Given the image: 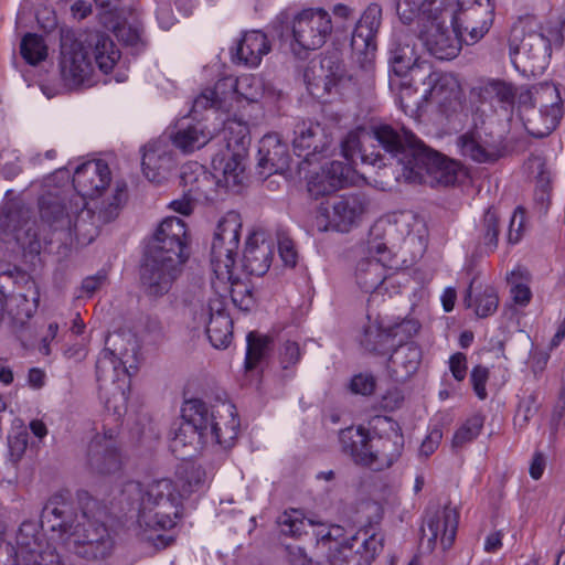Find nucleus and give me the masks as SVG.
<instances>
[{"label": "nucleus", "mask_w": 565, "mask_h": 565, "mask_svg": "<svg viewBox=\"0 0 565 565\" xmlns=\"http://www.w3.org/2000/svg\"><path fill=\"white\" fill-rule=\"evenodd\" d=\"M415 23L393 31L387 44V62L399 77L411 75L414 84L424 86L423 98L436 102L446 116L462 108L463 95L458 81L450 74L433 71L428 61H422L416 45Z\"/></svg>", "instance_id": "obj_1"}, {"label": "nucleus", "mask_w": 565, "mask_h": 565, "mask_svg": "<svg viewBox=\"0 0 565 565\" xmlns=\"http://www.w3.org/2000/svg\"><path fill=\"white\" fill-rule=\"evenodd\" d=\"M120 58V52L111 38L92 32L84 39H75L72 32L61 35L60 68L65 85L72 89L94 84L95 66L108 74Z\"/></svg>", "instance_id": "obj_2"}, {"label": "nucleus", "mask_w": 565, "mask_h": 565, "mask_svg": "<svg viewBox=\"0 0 565 565\" xmlns=\"http://www.w3.org/2000/svg\"><path fill=\"white\" fill-rule=\"evenodd\" d=\"M407 129L391 125L373 126L370 130L355 129L349 131L341 141L344 159L352 167L358 160L362 163L376 166L380 177L386 185L393 177L403 143L407 141Z\"/></svg>", "instance_id": "obj_3"}, {"label": "nucleus", "mask_w": 565, "mask_h": 565, "mask_svg": "<svg viewBox=\"0 0 565 565\" xmlns=\"http://www.w3.org/2000/svg\"><path fill=\"white\" fill-rule=\"evenodd\" d=\"M396 182L429 183L430 185H450L457 180V169L440 153L427 147L411 130L403 148L393 177Z\"/></svg>", "instance_id": "obj_4"}, {"label": "nucleus", "mask_w": 565, "mask_h": 565, "mask_svg": "<svg viewBox=\"0 0 565 565\" xmlns=\"http://www.w3.org/2000/svg\"><path fill=\"white\" fill-rule=\"evenodd\" d=\"M122 492L139 503L138 522L153 530H170L180 518V493H175L170 479L154 480L142 488L138 481H128Z\"/></svg>", "instance_id": "obj_5"}, {"label": "nucleus", "mask_w": 565, "mask_h": 565, "mask_svg": "<svg viewBox=\"0 0 565 565\" xmlns=\"http://www.w3.org/2000/svg\"><path fill=\"white\" fill-rule=\"evenodd\" d=\"M412 4L416 0H398L396 6L397 14L405 25L415 23L417 40L420 41L427 53L437 60L449 61L460 53L463 30H456L448 24V18L428 17L423 12V1L417 6V13L413 11Z\"/></svg>", "instance_id": "obj_6"}, {"label": "nucleus", "mask_w": 565, "mask_h": 565, "mask_svg": "<svg viewBox=\"0 0 565 565\" xmlns=\"http://www.w3.org/2000/svg\"><path fill=\"white\" fill-rule=\"evenodd\" d=\"M342 451L356 463L373 470L390 468L402 455L404 436L392 426L385 435L371 436L363 427H349L340 431Z\"/></svg>", "instance_id": "obj_7"}, {"label": "nucleus", "mask_w": 565, "mask_h": 565, "mask_svg": "<svg viewBox=\"0 0 565 565\" xmlns=\"http://www.w3.org/2000/svg\"><path fill=\"white\" fill-rule=\"evenodd\" d=\"M518 114L531 136L535 138L548 136L563 116L559 87L548 82L521 87L518 96Z\"/></svg>", "instance_id": "obj_8"}, {"label": "nucleus", "mask_w": 565, "mask_h": 565, "mask_svg": "<svg viewBox=\"0 0 565 565\" xmlns=\"http://www.w3.org/2000/svg\"><path fill=\"white\" fill-rule=\"evenodd\" d=\"M494 0H424L428 17L448 18L456 30H463L475 43L488 33L494 17Z\"/></svg>", "instance_id": "obj_9"}, {"label": "nucleus", "mask_w": 565, "mask_h": 565, "mask_svg": "<svg viewBox=\"0 0 565 565\" xmlns=\"http://www.w3.org/2000/svg\"><path fill=\"white\" fill-rule=\"evenodd\" d=\"M81 502V519L83 524L72 539L77 557L100 564L107 559L114 550V540L108 529L96 516L104 512L98 502L84 492L78 495Z\"/></svg>", "instance_id": "obj_10"}, {"label": "nucleus", "mask_w": 565, "mask_h": 565, "mask_svg": "<svg viewBox=\"0 0 565 565\" xmlns=\"http://www.w3.org/2000/svg\"><path fill=\"white\" fill-rule=\"evenodd\" d=\"M209 415L205 402L193 398L185 403L182 409V422L170 440V449L177 457L190 458L209 445V439L220 438L215 431L217 423H214L210 429L206 426Z\"/></svg>", "instance_id": "obj_11"}, {"label": "nucleus", "mask_w": 565, "mask_h": 565, "mask_svg": "<svg viewBox=\"0 0 565 565\" xmlns=\"http://www.w3.org/2000/svg\"><path fill=\"white\" fill-rule=\"evenodd\" d=\"M291 50L296 55L322 47L333 31L331 15L322 8L305 9L290 21Z\"/></svg>", "instance_id": "obj_12"}, {"label": "nucleus", "mask_w": 565, "mask_h": 565, "mask_svg": "<svg viewBox=\"0 0 565 565\" xmlns=\"http://www.w3.org/2000/svg\"><path fill=\"white\" fill-rule=\"evenodd\" d=\"M242 221L238 213L228 212L217 224L211 246V266L216 278L231 280L239 246Z\"/></svg>", "instance_id": "obj_13"}, {"label": "nucleus", "mask_w": 565, "mask_h": 565, "mask_svg": "<svg viewBox=\"0 0 565 565\" xmlns=\"http://www.w3.org/2000/svg\"><path fill=\"white\" fill-rule=\"evenodd\" d=\"M551 55L552 42L542 33L524 34L521 30L513 29L510 38V56L518 71L524 74L540 73L547 66Z\"/></svg>", "instance_id": "obj_14"}, {"label": "nucleus", "mask_w": 565, "mask_h": 565, "mask_svg": "<svg viewBox=\"0 0 565 565\" xmlns=\"http://www.w3.org/2000/svg\"><path fill=\"white\" fill-rule=\"evenodd\" d=\"M222 135L231 156L226 160L222 159L220 167L216 166V159L213 160L214 169L222 173L221 177L216 175V181L218 186L233 190L243 183L245 170L243 157L249 145L248 129L243 124L228 121Z\"/></svg>", "instance_id": "obj_15"}, {"label": "nucleus", "mask_w": 565, "mask_h": 565, "mask_svg": "<svg viewBox=\"0 0 565 565\" xmlns=\"http://www.w3.org/2000/svg\"><path fill=\"white\" fill-rule=\"evenodd\" d=\"M145 256L182 266L189 257L184 222L179 217L164 218L148 243Z\"/></svg>", "instance_id": "obj_16"}, {"label": "nucleus", "mask_w": 565, "mask_h": 565, "mask_svg": "<svg viewBox=\"0 0 565 565\" xmlns=\"http://www.w3.org/2000/svg\"><path fill=\"white\" fill-rule=\"evenodd\" d=\"M369 254L366 258L359 260L355 268V280L358 286L365 292H371L372 299L382 294L388 277V270L396 268L397 263L391 250H387L386 243L369 241Z\"/></svg>", "instance_id": "obj_17"}, {"label": "nucleus", "mask_w": 565, "mask_h": 565, "mask_svg": "<svg viewBox=\"0 0 565 565\" xmlns=\"http://www.w3.org/2000/svg\"><path fill=\"white\" fill-rule=\"evenodd\" d=\"M359 81L349 74L337 55H326L320 61H311L303 71V82L310 95L322 98L333 89L344 87L349 82Z\"/></svg>", "instance_id": "obj_18"}, {"label": "nucleus", "mask_w": 565, "mask_h": 565, "mask_svg": "<svg viewBox=\"0 0 565 565\" xmlns=\"http://www.w3.org/2000/svg\"><path fill=\"white\" fill-rule=\"evenodd\" d=\"M17 565H62L60 555L52 548L34 521H23L18 530Z\"/></svg>", "instance_id": "obj_19"}, {"label": "nucleus", "mask_w": 565, "mask_h": 565, "mask_svg": "<svg viewBox=\"0 0 565 565\" xmlns=\"http://www.w3.org/2000/svg\"><path fill=\"white\" fill-rule=\"evenodd\" d=\"M82 524L83 520L76 507L64 494L52 495L42 509L41 526L56 533L65 544H71Z\"/></svg>", "instance_id": "obj_20"}, {"label": "nucleus", "mask_w": 565, "mask_h": 565, "mask_svg": "<svg viewBox=\"0 0 565 565\" xmlns=\"http://www.w3.org/2000/svg\"><path fill=\"white\" fill-rule=\"evenodd\" d=\"M366 206L367 200L363 193L342 195L334 201L331 216L327 209L319 210L316 216V225L320 232L330 228L348 232L360 221Z\"/></svg>", "instance_id": "obj_21"}, {"label": "nucleus", "mask_w": 565, "mask_h": 565, "mask_svg": "<svg viewBox=\"0 0 565 565\" xmlns=\"http://www.w3.org/2000/svg\"><path fill=\"white\" fill-rule=\"evenodd\" d=\"M124 191L118 189L110 209L105 212L95 213L90 209H82L74 220L71 221V230L63 233L57 241L66 242L72 235L75 236L78 244L87 245L92 243L99 233L102 224L110 222L117 214L115 213L124 199Z\"/></svg>", "instance_id": "obj_22"}, {"label": "nucleus", "mask_w": 565, "mask_h": 565, "mask_svg": "<svg viewBox=\"0 0 565 565\" xmlns=\"http://www.w3.org/2000/svg\"><path fill=\"white\" fill-rule=\"evenodd\" d=\"M333 138L319 122L302 121L295 128L294 151L307 163L319 161L330 149Z\"/></svg>", "instance_id": "obj_23"}, {"label": "nucleus", "mask_w": 565, "mask_h": 565, "mask_svg": "<svg viewBox=\"0 0 565 565\" xmlns=\"http://www.w3.org/2000/svg\"><path fill=\"white\" fill-rule=\"evenodd\" d=\"M31 220V211L19 201L6 203L0 211V233L12 237L19 245L29 243L30 247L36 243L38 234Z\"/></svg>", "instance_id": "obj_24"}, {"label": "nucleus", "mask_w": 565, "mask_h": 565, "mask_svg": "<svg viewBox=\"0 0 565 565\" xmlns=\"http://www.w3.org/2000/svg\"><path fill=\"white\" fill-rule=\"evenodd\" d=\"M182 266L168 263L163 258L145 256L140 270V281L145 294L152 298L168 294L181 274Z\"/></svg>", "instance_id": "obj_25"}, {"label": "nucleus", "mask_w": 565, "mask_h": 565, "mask_svg": "<svg viewBox=\"0 0 565 565\" xmlns=\"http://www.w3.org/2000/svg\"><path fill=\"white\" fill-rule=\"evenodd\" d=\"M458 519V511L451 507L427 512L422 533L423 539H427L430 550L435 548L438 540L444 551L452 546L457 534Z\"/></svg>", "instance_id": "obj_26"}, {"label": "nucleus", "mask_w": 565, "mask_h": 565, "mask_svg": "<svg viewBox=\"0 0 565 565\" xmlns=\"http://www.w3.org/2000/svg\"><path fill=\"white\" fill-rule=\"evenodd\" d=\"M86 461L92 471L98 475H111L120 470L121 455L113 430L92 438Z\"/></svg>", "instance_id": "obj_27"}, {"label": "nucleus", "mask_w": 565, "mask_h": 565, "mask_svg": "<svg viewBox=\"0 0 565 565\" xmlns=\"http://www.w3.org/2000/svg\"><path fill=\"white\" fill-rule=\"evenodd\" d=\"M418 330L419 323L413 319H405L387 328H383L377 323H370L364 328L361 343L369 351L384 353L395 344L397 337L402 341L403 338H412Z\"/></svg>", "instance_id": "obj_28"}, {"label": "nucleus", "mask_w": 565, "mask_h": 565, "mask_svg": "<svg viewBox=\"0 0 565 565\" xmlns=\"http://www.w3.org/2000/svg\"><path fill=\"white\" fill-rule=\"evenodd\" d=\"M420 223L412 212H399L392 218L376 222L370 230V236L376 243H386L387 250L392 252L398 242L408 238L413 241L414 237L411 235Z\"/></svg>", "instance_id": "obj_29"}, {"label": "nucleus", "mask_w": 565, "mask_h": 565, "mask_svg": "<svg viewBox=\"0 0 565 565\" xmlns=\"http://www.w3.org/2000/svg\"><path fill=\"white\" fill-rule=\"evenodd\" d=\"M457 145L463 157L477 163H492L502 156L503 150L500 140L478 129L458 137Z\"/></svg>", "instance_id": "obj_30"}, {"label": "nucleus", "mask_w": 565, "mask_h": 565, "mask_svg": "<svg viewBox=\"0 0 565 565\" xmlns=\"http://www.w3.org/2000/svg\"><path fill=\"white\" fill-rule=\"evenodd\" d=\"M354 179L355 170L350 163L334 160L310 179L308 191L315 198L323 196L353 183Z\"/></svg>", "instance_id": "obj_31"}, {"label": "nucleus", "mask_w": 565, "mask_h": 565, "mask_svg": "<svg viewBox=\"0 0 565 565\" xmlns=\"http://www.w3.org/2000/svg\"><path fill=\"white\" fill-rule=\"evenodd\" d=\"M110 170L103 160H93L78 166L73 174V185L83 198L94 199L107 189Z\"/></svg>", "instance_id": "obj_32"}, {"label": "nucleus", "mask_w": 565, "mask_h": 565, "mask_svg": "<svg viewBox=\"0 0 565 565\" xmlns=\"http://www.w3.org/2000/svg\"><path fill=\"white\" fill-rule=\"evenodd\" d=\"M207 413L210 418H206V426L210 429L217 423L215 431L220 435V438L209 439V444H218L223 448H231L239 430V419L236 415V408L232 403L218 402L214 405L207 404Z\"/></svg>", "instance_id": "obj_33"}, {"label": "nucleus", "mask_w": 565, "mask_h": 565, "mask_svg": "<svg viewBox=\"0 0 565 565\" xmlns=\"http://www.w3.org/2000/svg\"><path fill=\"white\" fill-rule=\"evenodd\" d=\"M180 183L183 192L190 199L198 201L213 200V194L218 188L216 175L210 173L198 162H189L182 167L180 174Z\"/></svg>", "instance_id": "obj_34"}, {"label": "nucleus", "mask_w": 565, "mask_h": 565, "mask_svg": "<svg viewBox=\"0 0 565 565\" xmlns=\"http://www.w3.org/2000/svg\"><path fill=\"white\" fill-rule=\"evenodd\" d=\"M290 161L287 146L277 134H268L260 139L257 163L259 174L284 173L289 169Z\"/></svg>", "instance_id": "obj_35"}, {"label": "nucleus", "mask_w": 565, "mask_h": 565, "mask_svg": "<svg viewBox=\"0 0 565 565\" xmlns=\"http://www.w3.org/2000/svg\"><path fill=\"white\" fill-rule=\"evenodd\" d=\"M420 362L422 350L416 343H399L387 360V373L393 381L403 383L417 372Z\"/></svg>", "instance_id": "obj_36"}, {"label": "nucleus", "mask_w": 565, "mask_h": 565, "mask_svg": "<svg viewBox=\"0 0 565 565\" xmlns=\"http://www.w3.org/2000/svg\"><path fill=\"white\" fill-rule=\"evenodd\" d=\"M383 9L376 3H370L361 13L352 31L351 45L359 50H374L376 36L382 25Z\"/></svg>", "instance_id": "obj_37"}, {"label": "nucleus", "mask_w": 565, "mask_h": 565, "mask_svg": "<svg viewBox=\"0 0 565 565\" xmlns=\"http://www.w3.org/2000/svg\"><path fill=\"white\" fill-rule=\"evenodd\" d=\"M141 166L146 178L159 184L169 178L175 163L167 146L154 142L146 146Z\"/></svg>", "instance_id": "obj_38"}, {"label": "nucleus", "mask_w": 565, "mask_h": 565, "mask_svg": "<svg viewBox=\"0 0 565 565\" xmlns=\"http://www.w3.org/2000/svg\"><path fill=\"white\" fill-rule=\"evenodd\" d=\"M40 215L57 237L71 230V217L65 213L64 198L58 189L43 193L39 200Z\"/></svg>", "instance_id": "obj_39"}, {"label": "nucleus", "mask_w": 565, "mask_h": 565, "mask_svg": "<svg viewBox=\"0 0 565 565\" xmlns=\"http://www.w3.org/2000/svg\"><path fill=\"white\" fill-rule=\"evenodd\" d=\"M274 249L262 234L253 233L248 236L243 254V266L249 275H265L271 264Z\"/></svg>", "instance_id": "obj_40"}, {"label": "nucleus", "mask_w": 565, "mask_h": 565, "mask_svg": "<svg viewBox=\"0 0 565 565\" xmlns=\"http://www.w3.org/2000/svg\"><path fill=\"white\" fill-rule=\"evenodd\" d=\"M106 349L122 364V373L131 375L138 362L139 344L136 335L130 331H119L109 334L106 339Z\"/></svg>", "instance_id": "obj_41"}, {"label": "nucleus", "mask_w": 565, "mask_h": 565, "mask_svg": "<svg viewBox=\"0 0 565 565\" xmlns=\"http://www.w3.org/2000/svg\"><path fill=\"white\" fill-rule=\"evenodd\" d=\"M209 309L210 320L206 327L209 340L216 349L226 348L232 340L233 322L230 316L225 312L222 300H211Z\"/></svg>", "instance_id": "obj_42"}, {"label": "nucleus", "mask_w": 565, "mask_h": 565, "mask_svg": "<svg viewBox=\"0 0 565 565\" xmlns=\"http://www.w3.org/2000/svg\"><path fill=\"white\" fill-rule=\"evenodd\" d=\"M520 88L516 89L512 83L502 79H489L480 87V98L499 107L505 115H511L515 105Z\"/></svg>", "instance_id": "obj_43"}, {"label": "nucleus", "mask_w": 565, "mask_h": 565, "mask_svg": "<svg viewBox=\"0 0 565 565\" xmlns=\"http://www.w3.org/2000/svg\"><path fill=\"white\" fill-rule=\"evenodd\" d=\"M270 50L267 36L262 31L246 32L236 47V58L238 62L255 67L259 65L262 57Z\"/></svg>", "instance_id": "obj_44"}, {"label": "nucleus", "mask_w": 565, "mask_h": 565, "mask_svg": "<svg viewBox=\"0 0 565 565\" xmlns=\"http://www.w3.org/2000/svg\"><path fill=\"white\" fill-rule=\"evenodd\" d=\"M235 90L249 103H258L263 99L275 100L279 95L269 83L257 75H244L237 78Z\"/></svg>", "instance_id": "obj_45"}, {"label": "nucleus", "mask_w": 565, "mask_h": 565, "mask_svg": "<svg viewBox=\"0 0 565 565\" xmlns=\"http://www.w3.org/2000/svg\"><path fill=\"white\" fill-rule=\"evenodd\" d=\"M210 139V134L201 124L180 127L172 136L174 146L185 153L202 148Z\"/></svg>", "instance_id": "obj_46"}, {"label": "nucleus", "mask_w": 565, "mask_h": 565, "mask_svg": "<svg viewBox=\"0 0 565 565\" xmlns=\"http://www.w3.org/2000/svg\"><path fill=\"white\" fill-rule=\"evenodd\" d=\"M499 214L494 207H489L479 225V239L484 245L488 253H492L498 247L500 224Z\"/></svg>", "instance_id": "obj_47"}, {"label": "nucleus", "mask_w": 565, "mask_h": 565, "mask_svg": "<svg viewBox=\"0 0 565 565\" xmlns=\"http://www.w3.org/2000/svg\"><path fill=\"white\" fill-rule=\"evenodd\" d=\"M178 478L181 482V495H190L204 486L205 470L193 462H184L178 470Z\"/></svg>", "instance_id": "obj_48"}, {"label": "nucleus", "mask_w": 565, "mask_h": 565, "mask_svg": "<svg viewBox=\"0 0 565 565\" xmlns=\"http://www.w3.org/2000/svg\"><path fill=\"white\" fill-rule=\"evenodd\" d=\"M330 561L332 565H370V557L367 553L364 558L356 556V552L352 546V535L342 541L339 545L330 547Z\"/></svg>", "instance_id": "obj_49"}, {"label": "nucleus", "mask_w": 565, "mask_h": 565, "mask_svg": "<svg viewBox=\"0 0 565 565\" xmlns=\"http://www.w3.org/2000/svg\"><path fill=\"white\" fill-rule=\"evenodd\" d=\"M122 364L106 348L99 353L96 362L97 381L111 382L113 384L120 379Z\"/></svg>", "instance_id": "obj_50"}, {"label": "nucleus", "mask_w": 565, "mask_h": 565, "mask_svg": "<svg viewBox=\"0 0 565 565\" xmlns=\"http://www.w3.org/2000/svg\"><path fill=\"white\" fill-rule=\"evenodd\" d=\"M352 546L356 556L364 558L366 553L371 555V564L383 547V537L374 533L369 534L367 531H358L352 535Z\"/></svg>", "instance_id": "obj_51"}, {"label": "nucleus", "mask_w": 565, "mask_h": 565, "mask_svg": "<svg viewBox=\"0 0 565 565\" xmlns=\"http://www.w3.org/2000/svg\"><path fill=\"white\" fill-rule=\"evenodd\" d=\"M21 55L31 65H36L47 56V46L42 36L28 33L21 41Z\"/></svg>", "instance_id": "obj_52"}, {"label": "nucleus", "mask_w": 565, "mask_h": 565, "mask_svg": "<svg viewBox=\"0 0 565 565\" xmlns=\"http://www.w3.org/2000/svg\"><path fill=\"white\" fill-rule=\"evenodd\" d=\"M539 393L533 391L530 394H525L520 398L513 418V423L516 428H525L530 420L537 414L541 405L539 402Z\"/></svg>", "instance_id": "obj_53"}, {"label": "nucleus", "mask_w": 565, "mask_h": 565, "mask_svg": "<svg viewBox=\"0 0 565 565\" xmlns=\"http://www.w3.org/2000/svg\"><path fill=\"white\" fill-rule=\"evenodd\" d=\"M246 340L247 350L245 358V367L246 370H253L266 354L267 350L270 347L271 339L266 335L249 332Z\"/></svg>", "instance_id": "obj_54"}, {"label": "nucleus", "mask_w": 565, "mask_h": 565, "mask_svg": "<svg viewBox=\"0 0 565 565\" xmlns=\"http://www.w3.org/2000/svg\"><path fill=\"white\" fill-rule=\"evenodd\" d=\"M28 437L29 434L21 422L12 427L8 435L9 456L12 462L17 463L23 457L28 447Z\"/></svg>", "instance_id": "obj_55"}, {"label": "nucleus", "mask_w": 565, "mask_h": 565, "mask_svg": "<svg viewBox=\"0 0 565 565\" xmlns=\"http://www.w3.org/2000/svg\"><path fill=\"white\" fill-rule=\"evenodd\" d=\"M483 426V417L473 415L455 433L452 438L454 447H462L465 444L472 441L481 431Z\"/></svg>", "instance_id": "obj_56"}, {"label": "nucleus", "mask_w": 565, "mask_h": 565, "mask_svg": "<svg viewBox=\"0 0 565 565\" xmlns=\"http://www.w3.org/2000/svg\"><path fill=\"white\" fill-rule=\"evenodd\" d=\"M278 524L282 534L292 537L300 536L306 530L305 518L298 510L285 511L278 518Z\"/></svg>", "instance_id": "obj_57"}, {"label": "nucleus", "mask_w": 565, "mask_h": 565, "mask_svg": "<svg viewBox=\"0 0 565 565\" xmlns=\"http://www.w3.org/2000/svg\"><path fill=\"white\" fill-rule=\"evenodd\" d=\"M278 524L282 534L292 537L300 536L306 530L305 518L298 510L285 511L278 518Z\"/></svg>", "instance_id": "obj_58"}, {"label": "nucleus", "mask_w": 565, "mask_h": 565, "mask_svg": "<svg viewBox=\"0 0 565 565\" xmlns=\"http://www.w3.org/2000/svg\"><path fill=\"white\" fill-rule=\"evenodd\" d=\"M499 299L493 288H486L475 299V312L480 318H486L493 315L498 308Z\"/></svg>", "instance_id": "obj_59"}, {"label": "nucleus", "mask_w": 565, "mask_h": 565, "mask_svg": "<svg viewBox=\"0 0 565 565\" xmlns=\"http://www.w3.org/2000/svg\"><path fill=\"white\" fill-rule=\"evenodd\" d=\"M231 297L233 302L242 310H248L253 303V292L247 284L241 282L238 279L231 280Z\"/></svg>", "instance_id": "obj_60"}, {"label": "nucleus", "mask_w": 565, "mask_h": 565, "mask_svg": "<svg viewBox=\"0 0 565 565\" xmlns=\"http://www.w3.org/2000/svg\"><path fill=\"white\" fill-rule=\"evenodd\" d=\"M301 358L299 344L295 341L287 340L279 351V362L282 369L287 370L296 365Z\"/></svg>", "instance_id": "obj_61"}, {"label": "nucleus", "mask_w": 565, "mask_h": 565, "mask_svg": "<svg viewBox=\"0 0 565 565\" xmlns=\"http://www.w3.org/2000/svg\"><path fill=\"white\" fill-rule=\"evenodd\" d=\"M524 230V211L521 206H518L511 218L508 228V242L509 244H516L520 242Z\"/></svg>", "instance_id": "obj_62"}, {"label": "nucleus", "mask_w": 565, "mask_h": 565, "mask_svg": "<svg viewBox=\"0 0 565 565\" xmlns=\"http://www.w3.org/2000/svg\"><path fill=\"white\" fill-rule=\"evenodd\" d=\"M375 388V379L372 374L360 373L352 377L350 390L354 394L371 395Z\"/></svg>", "instance_id": "obj_63"}, {"label": "nucleus", "mask_w": 565, "mask_h": 565, "mask_svg": "<svg viewBox=\"0 0 565 565\" xmlns=\"http://www.w3.org/2000/svg\"><path fill=\"white\" fill-rule=\"evenodd\" d=\"M221 98L215 88H206L193 102V110L195 113L221 106Z\"/></svg>", "instance_id": "obj_64"}]
</instances>
